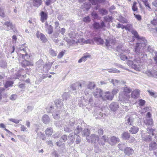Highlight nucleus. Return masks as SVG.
<instances>
[{
  "label": "nucleus",
  "mask_w": 157,
  "mask_h": 157,
  "mask_svg": "<svg viewBox=\"0 0 157 157\" xmlns=\"http://www.w3.org/2000/svg\"><path fill=\"white\" fill-rule=\"evenodd\" d=\"M137 3L136 2H134L132 6V9L133 11H137L138 10L137 7L136 6Z\"/></svg>",
  "instance_id": "3c124183"
},
{
  "label": "nucleus",
  "mask_w": 157,
  "mask_h": 157,
  "mask_svg": "<svg viewBox=\"0 0 157 157\" xmlns=\"http://www.w3.org/2000/svg\"><path fill=\"white\" fill-rule=\"evenodd\" d=\"M33 109L32 106H28L27 107V109L25 110L27 113L31 111Z\"/></svg>",
  "instance_id": "774afa93"
},
{
  "label": "nucleus",
  "mask_w": 157,
  "mask_h": 157,
  "mask_svg": "<svg viewBox=\"0 0 157 157\" xmlns=\"http://www.w3.org/2000/svg\"><path fill=\"white\" fill-rule=\"evenodd\" d=\"M90 8V5L87 3H83L81 6V8L85 11H87Z\"/></svg>",
  "instance_id": "393cba45"
},
{
  "label": "nucleus",
  "mask_w": 157,
  "mask_h": 157,
  "mask_svg": "<svg viewBox=\"0 0 157 157\" xmlns=\"http://www.w3.org/2000/svg\"><path fill=\"white\" fill-rule=\"evenodd\" d=\"M152 71L149 70H147L145 72H144L143 73L145 74L148 76L151 77L152 75Z\"/></svg>",
  "instance_id": "5fc2aeb1"
},
{
  "label": "nucleus",
  "mask_w": 157,
  "mask_h": 157,
  "mask_svg": "<svg viewBox=\"0 0 157 157\" xmlns=\"http://www.w3.org/2000/svg\"><path fill=\"white\" fill-rule=\"evenodd\" d=\"M83 21L85 22H89L90 21V19L89 16H87L83 18Z\"/></svg>",
  "instance_id": "680f3d73"
},
{
  "label": "nucleus",
  "mask_w": 157,
  "mask_h": 157,
  "mask_svg": "<svg viewBox=\"0 0 157 157\" xmlns=\"http://www.w3.org/2000/svg\"><path fill=\"white\" fill-rule=\"evenodd\" d=\"M143 2H144V4L145 5V6L146 7H148V8H149L150 9H151V8L150 7L148 3V2L147 0H142Z\"/></svg>",
  "instance_id": "0e129e2a"
},
{
  "label": "nucleus",
  "mask_w": 157,
  "mask_h": 157,
  "mask_svg": "<svg viewBox=\"0 0 157 157\" xmlns=\"http://www.w3.org/2000/svg\"><path fill=\"white\" fill-rule=\"evenodd\" d=\"M113 98V96L112 95L110 92L109 91L104 92L103 93L102 96H101V99L105 101L107 100L111 101Z\"/></svg>",
  "instance_id": "9d476101"
},
{
  "label": "nucleus",
  "mask_w": 157,
  "mask_h": 157,
  "mask_svg": "<svg viewBox=\"0 0 157 157\" xmlns=\"http://www.w3.org/2000/svg\"><path fill=\"white\" fill-rule=\"evenodd\" d=\"M109 107L111 110L115 111L118 109L119 105L117 102H114L111 103Z\"/></svg>",
  "instance_id": "412c9836"
},
{
  "label": "nucleus",
  "mask_w": 157,
  "mask_h": 157,
  "mask_svg": "<svg viewBox=\"0 0 157 157\" xmlns=\"http://www.w3.org/2000/svg\"><path fill=\"white\" fill-rule=\"evenodd\" d=\"M55 104L57 109H60V107L63 105V103L61 99H57L55 101Z\"/></svg>",
  "instance_id": "473e14b6"
},
{
  "label": "nucleus",
  "mask_w": 157,
  "mask_h": 157,
  "mask_svg": "<svg viewBox=\"0 0 157 157\" xmlns=\"http://www.w3.org/2000/svg\"><path fill=\"white\" fill-rule=\"evenodd\" d=\"M86 139L89 143L95 144L98 142L99 137L96 135L92 134L90 136L87 137Z\"/></svg>",
  "instance_id": "9b49d317"
},
{
  "label": "nucleus",
  "mask_w": 157,
  "mask_h": 157,
  "mask_svg": "<svg viewBox=\"0 0 157 157\" xmlns=\"http://www.w3.org/2000/svg\"><path fill=\"white\" fill-rule=\"evenodd\" d=\"M157 148V144L155 142H152L149 144V150H155Z\"/></svg>",
  "instance_id": "7c9ffc66"
},
{
  "label": "nucleus",
  "mask_w": 157,
  "mask_h": 157,
  "mask_svg": "<svg viewBox=\"0 0 157 157\" xmlns=\"http://www.w3.org/2000/svg\"><path fill=\"white\" fill-rule=\"evenodd\" d=\"M147 44V41L144 37H142L138 40L134 48V51L136 54L134 55L133 60L135 62L139 64L141 62V59L147 58V55L144 52Z\"/></svg>",
  "instance_id": "f03ea898"
},
{
  "label": "nucleus",
  "mask_w": 157,
  "mask_h": 157,
  "mask_svg": "<svg viewBox=\"0 0 157 157\" xmlns=\"http://www.w3.org/2000/svg\"><path fill=\"white\" fill-rule=\"evenodd\" d=\"M147 130L148 131L147 133H143V131L141 132L142 137V139L147 142L150 141L151 140V136L154 135V132L155 130L151 128H147Z\"/></svg>",
  "instance_id": "20e7f679"
},
{
  "label": "nucleus",
  "mask_w": 157,
  "mask_h": 157,
  "mask_svg": "<svg viewBox=\"0 0 157 157\" xmlns=\"http://www.w3.org/2000/svg\"><path fill=\"white\" fill-rule=\"evenodd\" d=\"M105 70L108 71L109 73H119L120 72V71L115 68H112L111 69H105Z\"/></svg>",
  "instance_id": "58836bf2"
},
{
  "label": "nucleus",
  "mask_w": 157,
  "mask_h": 157,
  "mask_svg": "<svg viewBox=\"0 0 157 157\" xmlns=\"http://www.w3.org/2000/svg\"><path fill=\"white\" fill-rule=\"evenodd\" d=\"M105 43L106 46L108 48L112 47L117 43L115 38L113 37L110 38L109 39H106Z\"/></svg>",
  "instance_id": "0eeeda50"
},
{
  "label": "nucleus",
  "mask_w": 157,
  "mask_h": 157,
  "mask_svg": "<svg viewBox=\"0 0 157 157\" xmlns=\"http://www.w3.org/2000/svg\"><path fill=\"white\" fill-rule=\"evenodd\" d=\"M108 141V137L105 135H104L100 139H99L98 142L99 144L103 145L105 144V142Z\"/></svg>",
  "instance_id": "5701e85b"
},
{
  "label": "nucleus",
  "mask_w": 157,
  "mask_h": 157,
  "mask_svg": "<svg viewBox=\"0 0 157 157\" xmlns=\"http://www.w3.org/2000/svg\"><path fill=\"white\" fill-rule=\"evenodd\" d=\"M78 42L81 44H90L94 43V41L92 40L88 39L85 40L84 38H82L78 39Z\"/></svg>",
  "instance_id": "a211bd4d"
},
{
  "label": "nucleus",
  "mask_w": 157,
  "mask_h": 157,
  "mask_svg": "<svg viewBox=\"0 0 157 157\" xmlns=\"http://www.w3.org/2000/svg\"><path fill=\"white\" fill-rule=\"evenodd\" d=\"M69 96L67 93H64L63 95V100H66L68 99Z\"/></svg>",
  "instance_id": "69168bd1"
},
{
  "label": "nucleus",
  "mask_w": 157,
  "mask_h": 157,
  "mask_svg": "<svg viewBox=\"0 0 157 157\" xmlns=\"http://www.w3.org/2000/svg\"><path fill=\"white\" fill-rule=\"evenodd\" d=\"M117 50L120 53V57L123 60L128 59L127 62V65L137 71H140L141 68L139 63L134 62V55L130 53V50L128 49H125L122 45L118 46L117 48Z\"/></svg>",
  "instance_id": "f257e3e1"
},
{
  "label": "nucleus",
  "mask_w": 157,
  "mask_h": 157,
  "mask_svg": "<svg viewBox=\"0 0 157 157\" xmlns=\"http://www.w3.org/2000/svg\"><path fill=\"white\" fill-rule=\"evenodd\" d=\"M95 84L94 82H90L88 84L87 87V88L90 90L93 89L95 86Z\"/></svg>",
  "instance_id": "a19ab883"
},
{
  "label": "nucleus",
  "mask_w": 157,
  "mask_h": 157,
  "mask_svg": "<svg viewBox=\"0 0 157 157\" xmlns=\"http://www.w3.org/2000/svg\"><path fill=\"white\" fill-rule=\"evenodd\" d=\"M40 16L41 20V21L42 22H44L47 19L48 17L47 14L46 13L42 11L40 13Z\"/></svg>",
  "instance_id": "2f4dec72"
},
{
  "label": "nucleus",
  "mask_w": 157,
  "mask_h": 157,
  "mask_svg": "<svg viewBox=\"0 0 157 157\" xmlns=\"http://www.w3.org/2000/svg\"><path fill=\"white\" fill-rule=\"evenodd\" d=\"M124 154L128 156L131 155L134 153L133 149L129 147H125L124 149Z\"/></svg>",
  "instance_id": "aec40b11"
},
{
  "label": "nucleus",
  "mask_w": 157,
  "mask_h": 157,
  "mask_svg": "<svg viewBox=\"0 0 157 157\" xmlns=\"http://www.w3.org/2000/svg\"><path fill=\"white\" fill-rule=\"evenodd\" d=\"M46 31L49 34H51L53 31V27L50 25H48L47 22H46L44 26Z\"/></svg>",
  "instance_id": "f3484780"
},
{
  "label": "nucleus",
  "mask_w": 157,
  "mask_h": 157,
  "mask_svg": "<svg viewBox=\"0 0 157 157\" xmlns=\"http://www.w3.org/2000/svg\"><path fill=\"white\" fill-rule=\"evenodd\" d=\"M56 0H46L45 4L47 6H49L52 3L56 1Z\"/></svg>",
  "instance_id": "8fccbe9b"
},
{
  "label": "nucleus",
  "mask_w": 157,
  "mask_h": 157,
  "mask_svg": "<svg viewBox=\"0 0 157 157\" xmlns=\"http://www.w3.org/2000/svg\"><path fill=\"white\" fill-rule=\"evenodd\" d=\"M93 26L94 29H101L104 30V28L106 26L104 22L102 21L101 22L100 24L97 22H94L93 25Z\"/></svg>",
  "instance_id": "ddd939ff"
},
{
  "label": "nucleus",
  "mask_w": 157,
  "mask_h": 157,
  "mask_svg": "<svg viewBox=\"0 0 157 157\" xmlns=\"http://www.w3.org/2000/svg\"><path fill=\"white\" fill-rule=\"evenodd\" d=\"M94 40L98 44H102L104 43L103 40L100 37H94Z\"/></svg>",
  "instance_id": "f704fd0d"
},
{
  "label": "nucleus",
  "mask_w": 157,
  "mask_h": 157,
  "mask_svg": "<svg viewBox=\"0 0 157 157\" xmlns=\"http://www.w3.org/2000/svg\"><path fill=\"white\" fill-rule=\"evenodd\" d=\"M13 84V82L11 81H8L6 82L5 84V86L7 88L9 87L12 86Z\"/></svg>",
  "instance_id": "09e8293b"
},
{
  "label": "nucleus",
  "mask_w": 157,
  "mask_h": 157,
  "mask_svg": "<svg viewBox=\"0 0 157 157\" xmlns=\"http://www.w3.org/2000/svg\"><path fill=\"white\" fill-rule=\"evenodd\" d=\"M113 19V17L111 16H108L104 17V21L105 22H112Z\"/></svg>",
  "instance_id": "37998d69"
},
{
  "label": "nucleus",
  "mask_w": 157,
  "mask_h": 157,
  "mask_svg": "<svg viewBox=\"0 0 157 157\" xmlns=\"http://www.w3.org/2000/svg\"><path fill=\"white\" fill-rule=\"evenodd\" d=\"M118 20L120 22L123 23H128V20L121 15L119 16Z\"/></svg>",
  "instance_id": "ea45409f"
},
{
  "label": "nucleus",
  "mask_w": 157,
  "mask_h": 157,
  "mask_svg": "<svg viewBox=\"0 0 157 157\" xmlns=\"http://www.w3.org/2000/svg\"><path fill=\"white\" fill-rule=\"evenodd\" d=\"M32 1L33 6L36 7H39L42 3L41 0H32Z\"/></svg>",
  "instance_id": "cd10ccee"
},
{
  "label": "nucleus",
  "mask_w": 157,
  "mask_h": 157,
  "mask_svg": "<svg viewBox=\"0 0 157 157\" xmlns=\"http://www.w3.org/2000/svg\"><path fill=\"white\" fill-rule=\"evenodd\" d=\"M132 28V25L130 24H127L126 26H125L124 29L128 31H130Z\"/></svg>",
  "instance_id": "13d9d810"
},
{
  "label": "nucleus",
  "mask_w": 157,
  "mask_h": 157,
  "mask_svg": "<svg viewBox=\"0 0 157 157\" xmlns=\"http://www.w3.org/2000/svg\"><path fill=\"white\" fill-rule=\"evenodd\" d=\"M140 91L136 89L133 90L131 94L132 97L134 99H136L139 95Z\"/></svg>",
  "instance_id": "a878e982"
},
{
  "label": "nucleus",
  "mask_w": 157,
  "mask_h": 157,
  "mask_svg": "<svg viewBox=\"0 0 157 157\" xmlns=\"http://www.w3.org/2000/svg\"><path fill=\"white\" fill-rule=\"evenodd\" d=\"M118 91L119 90L117 88H114L112 90L111 95L114 97V95L117 94Z\"/></svg>",
  "instance_id": "bf43d9fd"
},
{
  "label": "nucleus",
  "mask_w": 157,
  "mask_h": 157,
  "mask_svg": "<svg viewBox=\"0 0 157 157\" xmlns=\"http://www.w3.org/2000/svg\"><path fill=\"white\" fill-rule=\"evenodd\" d=\"M109 81L115 86L118 85L120 82L119 80L116 79H109Z\"/></svg>",
  "instance_id": "4c0bfd02"
},
{
  "label": "nucleus",
  "mask_w": 157,
  "mask_h": 157,
  "mask_svg": "<svg viewBox=\"0 0 157 157\" xmlns=\"http://www.w3.org/2000/svg\"><path fill=\"white\" fill-rule=\"evenodd\" d=\"M151 110L150 108L148 107H146L143 108L142 109V113H145L147 112H149Z\"/></svg>",
  "instance_id": "e2e57ef3"
},
{
  "label": "nucleus",
  "mask_w": 157,
  "mask_h": 157,
  "mask_svg": "<svg viewBox=\"0 0 157 157\" xmlns=\"http://www.w3.org/2000/svg\"><path fill=\"white\" fill-rule=\"evenodd\" d=\"M36 36L37 38H40L43 42H45L47 41V39L43 33H39L38 31L36 33Z\"/></svg>",
  "instance_id": "4be33fe9"
},
{
  "label": "nucleus",
  "mask_w": 157,
  "mask_h": 157,
  "mask_svg": "<svg viewBox=\"0 0 157 157\" xmlns=\"http://www.w3.org/2000/svg\"><path fill=\"white\" fill-rule=\"evenodd\" d=\"M139 129L138 127L135 126H133L130 128L129 131L132 134H135L138 132Z\"/></svg>",
  "instance_id": "c85d7f7f"
},
{
  "label": "nucleus",
  "mask_w": 157,
  "mask_h": 157,
  "mask_svg": "<svg viewBox=\"0 0 157 157\" xmlns=\"http://www.w3.org/2000/svg\"><path fill=\"white\" fill-rule=\"evenodd\" d=\"M53 62H49L46 63L43 67V70L45 71H48L51 68Z\"/></svg>",
  "instance_id": "bb28decb"
},
{
  "label": "nucleus",
  "mask_w": 157,
  "mask_h": 157,
  "mask_svg": "<svg viewBox=\"0 0 157 157\" xmlns=\"http://www.w3.org/2000/svg\"><path fill=\"white\" fill-rule=\"evenodd\" d=\"M53 130L51 128H48L45 131V133L48 136H50L53 133Z\"/></svg>",
  "instance_id": "e433bc0d"
},
{
  "label": "nucleus",
  "mask_w": 157,
  "mask_h": 157,
  "mask_svg": "<svg viewBox=\"0 0 157 157\" xmlns=\"http://www.w3.org/2000/svg\"><path fill=\"white\" fill-rule=\"evenodd\" d=\"M99 12L102 15H105L108 14L107 10L105 9H101L99 10Z\"/></svg>",
  "instance_id": "a18cd8bd"
},
{
  "label": "nucleus",
  "mask_w": 157,
  "mask_h": 157,
  "mask_svg": "<svg viewBox=\"0 0 157 157\" xmlns=\"http://www.w3.org/2000/svg\"><path fill=\"white\" fill-rule=\"evenodd\" d=\"M134 118L132 115L127 116L125 118V123L128 125H131L133 123Z\"/></svg>",
  "instance_id": "2eb2a0df"
},
{
  "label": "nucleus",
  "mask_w": 157,
  "mask_h": 157,
  "mask_svg": "<svg viewBox=\"0 0 157 157\" xmlns=\"http://www.w3.org/2000/svg\"><path fill=\"white\" fill-rule=\"evenodd\" d=\"M43 63V61L41 59L36 62V65L38 68H40L42 66Z\"/></svg>",
  "instance_id": "de8ad7c7"
},
{
  "label": "nucleus",
  "mask_w": 157,
  "mask_h": 157,
  "mask_svg": "<svg viewBox=\"0 0 157 157\" xmlns=\"http://www.w3.org/2000/svg\"><path fill=\"white\" fill-rule=\"evenodd\" d=\"M108 141L110 144L114 145L119 141V139L118 137L113 136L111 137L110 140Z\"/></svg>",
  "instance_id": "6ab92c4d"
},
{
  "label": "nucleus",
  "mask_w": 157,
  "mask_h": 157,
  "mask_svg": "<svg viewBox=\"0 0 157 157\" xmlns=\"http://www.w3.org/2000/svg\"><path fill=\"white\" fill-rule=\"evenodd\" d=\"M21 131L23 132H27L28 131L27 128L23 125H21Z\"/></svg>",
  "instance_id": "338daca9"
},
{
  "label": "nucleus",
  "mask_w": 157,
  "mask_h": 157,
  "mask_svg": "<svg viewBox=\"0 0 157 157\" xmlns=\"http://www.w3.org/2000/svg\"><path fill=\"white\" fill-rule=\"evenodd\" d=\"M91 15L93 17L94 19H99L100 17H99L98 14L95 12H93L91 13Z\"/></svg>",
  "instance_id": "864d4df0"
},
{
  "label": "nucleus",
  "mask_w": 157,
  "mask_h": 157,
  "mask_svg": "<svg viewBox=\"0 0 157 157\" xmlns=\"http://www.w3.org/2000/svg\"><path fill=\"white\" fill-rule=\"evenodd\" d=\"M29 57L24 58V59L19 61L23 67H25L27 66H31L33 65V63L29 61L26 60L28 59Z\"/></svg>",
  "instance_id": "f8f14e48"
},
{
  "label": "nucleus",
  "mask_w": 157,
  "mask_h": 157,
  "mask_svg": "<svg viewBox=\"0 0 157 157\" xmlns=\"http://www.w3.org/2000/svg\"><path fill=\"white\" fill-rule=\"evenodd\" d=\"M9 120L10 121L16 124H18L20 121V120H18L15 118H10L9 119Z\"/></svg>",
  "instance_id": "6e6d98bb"
},
{
  "label": "nucleus",
  "mask_w": 157,
  "mask_h": 157,
  "mask_svg": "<svg viewBox=\"0 0 157 157\" xmlns=\"http://www.w3.org/2000/svg\"><path fill=\"white\" fill-rule=\"evenodd\" d=\"M42 121L44 123L47 124L50 122V119L48 115L44 114L42 116Z\"/></svg>",
  "instance_id": "b1692460"
},
{
  "label": "nucleus",
  "mask_w": 157,
  "mask_h": 157,
  "mask_svg": "<svg viewBox=\"0 0 157 157\" xmlns=\"http://www.w3.org/2000/svg\"><path fill=\"white\" fill-rule=\"evenodd\" d=\"M4 25L6 27L5 28V29L6 30L9 31L10 29H12L14 31L16 30L15 25H13L12 23L10 22L6 21L4 23Z\"/></svg>",
  "instance_id": "4468645a"
},
{
  "label": "nucleus",
  "mask_w": 157,
  "mask_h": 157,
  "mask_svg": "<svg viewBox=\"0 0 157 157\" xmlns=\"http://www.w3.org/2000/svg\"><path fill=\"white\" fill-rule=\"evenodd\" d=\"M16 52L18 56V59L19 61L21 60V59H24V58L30 57L26 52V48H19L16 51Z\"/></svg>",
  "instance_id": "39448f33"
},
{
  "label": "nucleus",
  "mask_w": 157,
  "mask_h": 157,
  "mask_svg": "<svg viewBox=\"0 0 157 157\" xmlns=\"http://www.w3.org/2000/svg\"><path fill=\"white\" fill-rule=\"evenodd\" d=\"M80 100L79 103L85 106L89 104L91 105L93 103V99L91 96H89L87 99H84L83 97H82Z\"/></svg>",
  "instance_id": "423d86ee"
},
{
  "label": "nucleus",
  "mask_w": 157,
  "mask_h": 157,
  "mask_svg": "<svg viewBox=\"0 0 157 157\" xmlns=\"http://www.w3.org/2000/svg\"><path fill=\"white\" fill-rule=\"evenodd\" d=\"M80 121L79 120H75V128L74 130V134L77 135L81 132L82 131V128L79 125Z\"/></svg>",
  "instance_id": "1a4fd4ad"
},
{
  "label": "nucleus",
  "mask_w": 157,
  "mask_h": 157,
  "mask_svg": "<svg viewBox=\"0 0 157 157\" xmlns=\"http://www.w3.org/2000/svg\"><path fill=\"white\" fill-rule=\"evenodd\" d=\"M78 40H70L69 42H68V44L71 45L73 44H74L75 43L77 44L78 43H79L78 42Z\"/></svg>",
  "instance_id": "4d7b16f0"
},
{
  "label": "nucleus",
  "mask_w": 157,
  "mask_h": 157,
  "mask_svg": "<svg viewBox=\"0 0 157 157\" xmlns=\"http://www.w3.org/2000/svg\"><path fill=\"white\" fill-rule=\"evenodd\" d=\"M83 136H87L90 134V131L87 128H85L84 129L82 132Z\"/></svg>",
  "instance_id": "49530a36"
},
{
  "label": "nucleus",
  "mask_w": 157,
  "mask_h": 157,
  "mask_svg": "<svg viewBox=\"0 0 157 157\" xmlns=\"http://www.w3.org/2000/svg\"><path fill=\"white\" fill-rule=\"evenodd\" d=\"M131 33L134 36L139 40V39L141 38L142 37L139 36L137 32L135 30H132L131 31Z\"/></svg>",
  "instance_id": "c03bdc74"
},
{
  "label": "nucleus",
  "mask_w": 157,
  "mask_h": 157,
  "mask_svg": "<svg viewBox=\"0 0 157 157\" xmlns=\"http://www.w3.org/2000/svg\"><path fill=\"white\" fill-rule=\"evenodd\" d=\"M74 128H75V120H71L69 122V124L66 125L64 130L66 132H70Z\"/></svg>",
  "instance_id": "6e6552de"
},
{
  "label": "nucleus",
  "mask_w": 157,
  "mask_h": 157,
  "mask_svg": "<svg viewBox=\"0 0 157 157\" xmlns=\"http://www.w3.org/2000/svg\"><path fill=\"white\" fill-rule=\"evenodd\" d=\"M75 135L73 133H71L68 136V138L72 142H73L75 140Z\"/></svg>",
  "instance_id": "603ef678"
},
{
  "label": "nucleus",
  "mask_w": 157,
  "mask_h": 157,
  "mask_svg": "<svg viewBox=\"0 0 157 157\" xmlns=\"http://www.w3.org/2000/svg\"><path fill=\"white\" fill-rule=\"evenodd\" d=\"M121 137L123 139L128 140L130 138V135L128 132H124L122 134Z\"/></svg>",
  "instance_id": "72a5a7b5"
},
{
  "label": "nucleus",
  "mask_w": 157,
  "mask_h": 157,
  "mask_svg": "<svg viewBox=\"0 0 157 157\" xmlns=\"http://www.w3.org/2000/svg\"><path fill=\"white\" fill-rule=\"evenodd\" d=\"M144 123L146 125H151L153 124V121L151 118H145L144 120Z\"/></svg>",
  "instance_id": "c756f323"
},
{
  "label": "nucleus",
  "mask_w": 157,
  "mask_h": 157,
  "mask_svg": "<svg viewBox=\"0 0 157 157\" xmlns=\"http://www.w3.org/2000/svg\"><path fill=\"white\" fill-rule=\"evenodd\" d=\"M38 135L40 137L42 140H45V137L44 135L41 132H40L38 133Z\"/></svg>",
  "instance_id": "052dcab7"
},
{
  "label": "nucleus",
  "mask_w": 157,
  "mask_h": 157,
  "mask_svg": "<svg viewBox=\"0 0 157 157\" xmlns=\"http://www.w3.org/2000/svg\"><path fill=\"white\" fill-rule=\"evenodd\" d=\"M93 95L96 98H101L103 93L102 90L100 89H96L93 92Z\"/></svg>",
  "instance_id": "dca6fc26"
},
{
  "label": "nucleus",
  "mask_w": 157,
  "mask_h": 157,
  "mask_svg": "<svg viewBox=\"0 0 157 157\" xmlns=\"http://www.w3.org/2000/svg\"><path fill=\"white\" fill-rule=\"evenodd\" d=\"M131 91V89L127 87H124L123 92L119 94V98L121 101V104L124 103H128L129 101L130 98V93Z\"/></svg>",
  "instance_id": "7ed1b4c3"
},
{
  "label": "nucleus",
  "mask_w": 157,
  "mask_h": 157,
  "mask_svg": "<svg viewBox=\"0 0 157 157\" xmlns=\"http://www.w3.org/2000/svg\"><path fill=\"white\" fill-rule=\"evenodd\" d=\"M60 111L58 110H56L52 113L53 117L56 119H58L59 117V114Z\"/></svg>",
  "instance_id": "c9c22d12"
},
{
  "label": "nucleus",
  "mask_w": 157,
  "mask_h": 157,
  "mask_svg": "<svg viewBox=\"0 0 157 157\" xmlns=\"http://www.w3.org/2000/svg\"><path fill=\"white\" fill-rule=\"evenodd\" d=\"M105 0H89L92 5H95L97 4L98 2L101 3L104 2Z\"/></svg>",
  "instance_id": "79ce46f5"
}]
</instances>
